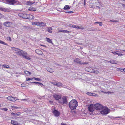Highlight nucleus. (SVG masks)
<instances>
[{
	"mask_svg": "<svg viewBox=\"0 0 125 125\" xmlns=\"http://www.w3.org/2000/svg\"><path fill=\"white\" fill-rule=\"evenodd\" d=\"M33 79H34L35 80L37 81H40L41 80V79L39 78L33 77Z\"/></svg>",
	"mask_w": 125,
	"mask_h": 125,
	"instance_id": "obj_37",
	"label": "nucleus"
},
{
	"mask_svg": "<svg viewBox=\"0 0 125 125\" xmlns=\"http://www.w3.org/2000/svg\"><path fill=\"white\" fill-rule=\"evenodd\" d=\"M0 43L2 44H4L6 45L7 46L8 45V44L6 43H5L4 42L0 40Z\"/></svg>",
	"mask_w": 125,
	"mask_h": 125,
	"instance_id": "obj_30",
	"label": "nucleus"
},
{
	"mask_svg": "<svg viewBox=\"0 0 125 125\" xmlns=\"http://www.w3.org/2000/svg\"><path fill=\"white\" fill-rule=\"evenodd\" d=\"M11 115H12L13 116H18V114H17V113H14L12 112L11 113Z\"/></svg>",
	"mask_w": 125,
	"mask_h": 125,
	"instance_id": "obj_33",
	"label": "nucleus"
},
{
	"mask_svg": "<svg viewBox=\"0 0 125 125\" xmlns=\"http://www.w3.org/2000/svg\"><path fill=\"white\" fill-rule=\"evenodd\" d=\"M108 62H110L112 64H116L117 63V62L116 60H111L110 61H108Z\"/></svg>",
	"mask_w": 125,
	"mask_h": 125,
	"instance_id": "obj_16",
	"label": "nucleus"
},
{
	"mask_svg": "<svg viewBox=\"0 0 125 125\" xmlns=\"http://www.w3.org/2000/svg\"><path fill=\"white\" fill-rule=\"evenodd\" d=\"M63 102H60L59 101V103L61 104H67V99L65 97H63L62 98Z\"/></svg>",
	"mask_w": 125,
	"mask_h": 125,
	"instance_id": "obj_11",
	"label": "nucleus"
},
{
	"mask_svg": "<svg viewBox=\"0 0 125 125\" xmlns=\"http://www.w3.org/2000/svg\"><path fill=\"white\" fill-rule=\"evenodd\" d=\"M123 71L125 72V68H124L123 69Z\"/></svg>",
	"mask_w": 125,
	"mask_h": 125,
	"instance_id": "obj_64",
	"label": "nucleus"
},
{
	"mask_svg": "<svg viewBox=\"0 0 125 125\" xmlns=\"http://www.w3.org/2000/svg\"><path fill=\"white\" fill-rule=\"evenodd\" d=\"M2 17V14L0 13V19Z\"/></svg>",
	"mask_w": 125,
	"mask_h": 125,
	"instance_id": "obj_60",
	"label": "nucleus"
},
{
	"mask_svg": "<svg viewBox=\"0 0 125 125\" xmlns=\"http://www.w3.org/2000/svg\"><path fill=\"white\" fill-rule=\"evenodd\" d=\"M32 24L33 25H37L38 26H39V22H33L32 23Z\"/></svg>",
	"mask_w": 125,
	"mask_h": 125,
	"instance_id": "obj_29",
	"label": "nucleus"
},
{
	"mask_svg": "<svg viewBox=\"0 0 125 125\" xmlns=\"http://www.w3.org/2000/svg\"><path fill=\"white\" fill-rule=\"evenodd\" d=\"M117 55H118L119 56H121L123 55V54L121 53H117Z\"/></svg>",
	"mask_w": 125,
	"mask_h": 125,
	"instance_id": "obj_42",
	"label": "nucleus"
},
{
	"mask_svg": "<svg viewBox=\"0 0 125 125\" xmlns=\"http://www.w3.org/2000/svg\"><path fill=\"white\" fill-rule=\"evenodd\" d=\"M39 26H44L46 25L45 23L44 22H39Z\"/></svg>",
	"mask_w": 125,
	"mask_h": 125,
	"instance_id": "obj_23",
	"label": "nucleus"
},
{
	"mask_svg": "<svg viewBox=\"0 0 125 125\" xmlns=\"http://www.w3.org/2000/svg\"><path fill=\"white\" fill-rule=\"evenodd\" d=\"M110 21H112V22H117L118 21H113L112 20H110Z\"/></svg>",
	"mask_w": 125,
	"mask_h": 125,
	"instance_id": "obj_53",
	"label": "nucleus"
},
{
	"mask_svg": "<svg viewBox=\"0 0 125 125\" xmlns=\"http://www.w3.org/2000/svg\"><path fill=\"white\" fill-rule=\"evenodd\" d=\"M8 100L11 101H14L17 100L16 97H14L11 96H9L7 98Z\"/></svg>",
	"mask_w": 125,
	"mask_h": 125,
	"instance_id": "obj_9",
	"label": "nucleus"
},
{
	"mask_svg": "<svg viewBox=\"0 0 125 125\" xmlns=\"http://www.w3.org/2000/svg\"><path fill=\"white\" fill-rule=\"evenodd\" d=\"M121 117H120V116H118V117H115V118H120Z\"/></svg>",
	"mask_w": 125,
	"mask_h": 125,
	"instance_id": "obj_59",
	"label": "nucleus"
},
{
	"mask_svg": "<svg viewBox=\"0 0 125 125\" xmlns=\"http://www.w3.org/2000/svg\"><path fill=\"white\" fill-rule=\"evenodd\" d=\"M53 113L55 116L58 117L60 115V112L57 110H54L53 111Z\"/></svg>",
	"mask_w": 125,
	"mask_h": 125,
	"instance_id": "obj_10",
	"label": "nucleus"
},
{
	"mask_svg": "<svg viewBox=\"0 0 125 125\" xmlns=\"http://www.w3.org/2000/svg\"><path fill=\"white\" fill-rule=\"evenodd\" d=\"M61 125H66L63 123H62Z\"/></svg>",
	"mask_w": 125,
	"mask_h": 125,
	"instance_id": "obj_61",
	"label": "nucleus"
},
{
	"mask_svg": "<svg viewBox=\"0 0 125 125\" xmlns=\"http://www.w3.org/2000/svg\"><path fill=\"white\" fill-rule=\"evenodd\" d=\"M46 69L50 73H52L54 71L51 68H47Z\"/></svg>",
	"mask_w": 125,
	"mask_h": 125,
	"instance_id": "obj_20",
	"label": "nucleus"
},
{
	"mask_svg": "<svg viewBox=\"0 0 125 125\" xmlns=\"http://www.w3.org/2000/svg\"><path fill=\"white\" fill-rule=\"evenodd\" d=\"M108 116L109 117L112 119H115V117H113V116Z\"/></svg>",
	"mask_w": 125,
	"mask_h": 125,
	"instance_id": "obj_40",
	"label": "nucleus"
},
{
	"mask_svg": "<svg viewBox=\"0 0 125 125\" xmlns=\"http://www.w3.org/2000/svg\"><path fill=\"white\" fill-rule=\"evenodd\" d=\"M29 10L31 11H35L36 10V9L34 8H30L29 9Z\"/></svg>",
	"mask_w": 125,
	"mask_h": 125,
	"instance_id": "obj_28",
	"label": "nucleus"
},
{
	"mask_svg": "<svg viewBox=\"0 0 125 125\" xmlns=\"http://www.w3.org/2000/svg\"><path fill=\"white\" fill-rule=\"evenodd\" d=\"M86 94L87 95H88L90 96H91L92 95H93V93L90 92H87L86 93Z\"/></svg>",
	"mask_w": 125,
	"mask_h": 125,
	"instance_id": "obj_38",
	"label": "nucleus"
},
{
	"mask_svg": "<svg viewBox=\"0 0 125 125\" xmlns=\"http://www.w3.org/2000/svg\"><path fill=\"white\" fill-rule=\"evenodd\" d=\"M69 106L71 110L75 109L78 105V102L75 100L71 101L69 103Z\"/></svg>",
	"mask_w": 125,
	"mask_h": 125,
	"instance_id": "obj_1",
	"label": "nucleus"
},
{
	"mask_svg": "<svg viewBox=\"0 0 125 125\" xmlns=\"http://www.w3.org/2000/svg\"><path fill=\"white\" fill-rule=\"evenodd\" d=\"M25 85L24 84H21V86L22 87H25Z\"/></svg>",
	"mask_w": 125,
	"mask_h": 125,
	"instance_id": "obj_56",
	"label": "nucleus"
},
{
	"mask_svg": "<svg viewBox=\"0 0 125 125\" xmlns=\"http://www.w3.org/2000/svg\"><path fill=\"white\" fill-rule=\"evenodd\" d=\"M95 23H98L99 24V25L100 26H102V22H95Z\"/></svg>",
	"mask_w": 125,
	"mask_h": 125,
	"instance_id": "obj_36",
	"label": "nucleus"
},
{
	"mask_svg": "<svg viewBox=\"0 0 125 125\" xmlns=\"http://www.w3.org/2000/svg\"><path fill=\"white\" fill-rule=\"evenodd\" d=\"M79 59L77 58L75 60H74V61L75 62H77V61H79Z\"/></svg>",
	"mask_w": 125,
	"mask_h": 125,
	"instance_id": "obj_51",
	"label": "nucleus"
},
{
	"mask_svg": "<svg viewBox=\"0 0 125 125\" xmlns=\"http://www.w3.org/2000/svg\"><path fill=\"white\" fill-rule=\"evenodd\" d=\"M52 27H49L47 28V31L50 33H52Z\"/></svg>",
	"mask_w": 125,
	"mask_h": 125,
	"instance_id": "obj_21",
	"label": "nucleus"
},
{
	"mask_svg": "<svg viewBox=\"0 0 125 125\" xmlns=\"http://www.w3.org/2000/svg\"><path fill=\"white\" fill-rule=\"evenodd\" d=\"M34 2H31L30 1H27L26 4L27 5H32L33 4H34Z\"/></svg>",
	"mask_w": 125,
	"mask_h": 125,
	"instance_id": "obj_25",
	"label": "nucleus"
},
{
	"mask_svg": "<svg viewBox=\"0 0 125 125\" xmlns=\"http://www.w3.org/2000/svg\"><path fill=\"white\" fill-rule=\"evenodd\" d=\"M51 83L53 84L54 85L56 86V84L57 83V82H51Z\"/></svg>",
	"mask_w": 125,
	"mask_h": 125,
	"instance_id": "obj_46",
	"label": "nucleus"
},
{
	"mask_svg": "<svg viewBox=\"0 0 125 125\" xmlns=\"http://www.w3.org/2000/svg\"><path fill=\"white\" fill-rule=\"evenodd\" d=\"M11 123L14 125H21L20 124L18 123L17 121H15L11 120Z\"/></svg>",
	"mask_w": 125,
	"mask_h": 125,
	"instance_id": "obj_15",
	"label": "nucleus"
},
{
	"mask_svg": "<svg viewBox=\"0 0 125 125\" xmlns=\"http://www.w3.org/2000/svg\"><path fill=\"white\" fill-rule=\"evenodd\" d=\"M17 114H18V115L19 116L21 114V113L20 112H19L18 113H17Z\"/></svg>",
	"mask_w": 125,
	"mask_h": 125,
	"instance_id": "obj_54",
	"label": "nucleus"
},
{
	"mask_svg": "<svg viewBox=\"0 0 125 125\" xmlns=\"http://www.w3.org/2000/svg\"><path fill=\"white\" fill-rule=\"evenodd\" d=\"M76 28H77L78 29H82L83 30L84 29V28L83 27H79V26H76Z\"/></svg>",
	"mask_w": 125,
	"mask_h": 125,
	"instance_id": "obj_31",
	"label": "nucleus"
},
{
	"mask_svg": "<svg viewBox=\"0 0 125 125\" xmlns=\"http://www.w3.org/2000/svg\"><path fill=\"white\" fill-rule=\"evenodd\" d=\"M12 24V23L9 21H6L4 22L3 25L7 27H10Z\"/></svg>",
	"mask_w": 125,
	"mask_h": 125,
	"instance_id": "obj_12",
	"label": "nucleus"
},
{
	"mask_svg": "<svg viewBox=\"0 0 125 125\" xmlns=\"http://www.w3.org/2000/svg\"><path fill=\"white\" fill-rule=\"evenodd\" d=\"M35 52L39 55H42L43 54L42 51L38 49H37L35 51Z\"/></svg>",
	"mask_w": 125,
	"mask_h": 125,
	"instance_id": "obj_14",
	"label": "nucleus"
},
{
	"mask_svg": "<svg viewBox=\"0 0 125 125\" xmlns=\"http://www.w3.org/2000/svg\"><path fill=\"white\" fill-rule=\"evenodd\" d=\"M94 104H91L88 107L89 111L91 112H93L95 109Z\"/></svg>",
	"mask_w": 125,
	"mask_h": 125,
	"instance_id": "obj_6",
	"label": "nucleus"
},
{
	"mask_svg": "<svg viewBox=\"0 0 125 125\" xmlns=\"http://www.w3.org/2000/svg\"><path fill=\"white\" fill-rule=\"evenodd\" d=\"M1 109L2 110L4 111H7L8 110V109L6 108H2Z\"/></svg>",
	"mask_w": 125,
	"mask_h": 125,
	"instance_id": "obj_44",
	"label": "nucleus"
},
{
	"mask_svg": "<svg viewBox=\"0 0 125 125\" xmlns=\"http://www.w3.org/2000/svg\"><path fill=\"white\" fill-rule=\"evenodd\" d=\"M84 5H85V4H86V3H85V0H84Z\"/></svg>",
	"mask_w": 125,
	"mask_h": 125,
	"instance_id": "obj_58",
	"label": "nucleus"
},
{
	"mask_svg": "<svg viewBox=\"0 0 125 125\" xmlns=\"http://www.w3.org/2000/svg\"><path fill=\"white\" fill-rule=\"evenodd\" d=\"M7 3L10 5H15V4H20V2L18 1H17L15 0H6Z\"/></svg>",
	"mask_w": 125,
	"mask_h": 125,
	"instance_id": "obj_3",
	"label": "nucleus"
},
{
	"mask_svg": "<svg viewBox=\"0 0 125 125\" xmlns=\"http://www.w3.org/2000/svg\"><path fill=\"white\" fill-rule=\"evenodd\" d=\"M12 49L13 50L17 51L16 52V53L17 54L19 55L20 56H22V57L23 55H24V53H25L26 52L25 51L21 50L18 48H16L15 47L12 48Z\"/></svg>",
	"mask_w": 125,
	"mask_h": 125,
	"instance_id": "obj_2",
	"label": "nucleus"
},
{
	"mask_svg": "<svg viewBox=\"0 0 125 125\" xmlns=\"http://www.w3.org/2000/svg\"><path fill=\"white\" fill-rule=\"evenodd\" d=\"M31 83H35L37 84H39V82H31Z\"/></svg>",
	"mask_w": 125,
	"mask_h": 125,
	"instance_id": "obj_47",
	"label": "nucleus"
},
{
	"mask_svg": "<svg viewBox=\"0 0 125 125\" xmlns=\"http://www.w3.org/2000/svg\"><path fill=\"white\" fill-rule=\"evenodd\" d=\"M46 39H47V42L50 43H51L53 44V43L52 42V40L51 39L47 38H46Z\"/></svg>",
	"mask_w": 125,
	"mask_h": 125,
	"instance_id": "obj_27",
	"label": "nucleus"
},
{
	"mask_svg": "<svg viewBox=\"0 0 125 125\" xmlns=\"http://www.w3.org/2000/svg\"><path fill=\"white\" fill-rule=\"evenodd\" d=\"M62 85V84L61 83L58 82H57L56 86L58 87H61Z\"/></svg>",
	"mask_w": 125,
	"mask_h": 125,
	"instance_id": "obj_18",
	"label": "nucleus"
},
{
	"mask_svg": "<svg viewBox=\"0 0 125 125\" xmlns=\"http://www.w3.org/2000/svg\"><path fill=\"white\" fill-rule=\"evenodd\" d=\"M110 110L108 108L104 109L101 111V113L103 115H105L108 114L109 113Z\"/></svg>",
	"mask_w": 125,
	"mask_h": 125,
	"instance_id": "obj_5",
	"label": "nucleus"
},
{
	"mask_svg": "<svg viewBox=\"0 0 125 125\" xmlns=\"http://www.w3.org/2000/svg\"><path fill=\"white\" fill-rule=\"evenodd\" d=\"M23 27H24V28L26 29H29L30 30L32 29V28L28 26H24Z\"/></svg>",
	"mask_w": 125,
	"mask_h": 125,
	"instance_id": "obj_32",
	"label": "nucleus"
},
{
	"mask_svg": "<svg viewBox=\"0 0 125 125\" xmlns=\"http://www.w3.org/2000/svg\"><path fill=\"white\" fill-rule=\"evenodd\" d=\"M59 31L61 32H63L65 33H68L70 32L69 31H68L66 30H59Z\"/></svg>",
	"mask_w": 125,
	"mask_h": 125,
	"instance_id": "obj_24",
	"label": "nucleus"
},
{
	"mask_svg": "<svg viewBox=\"0 0 125 125\" xmlns=\"http://www.w3.org/2000/svg\"><path fill=\"white\" fill-rule=\"evenodd\" d=\"M122 5L123 7L125 8V4H122Z\"/></svg>",
	"mask_w": 125,
	"mask_h": 125,
	"instance_id": "obj_57",
	"label": "nucleus"
},
{
	"mask_svg": "<svg viewBox=\"0 0 125 125\" xmlns=\"http://www.w3.org/2000/svg\"><path fill=\"white\" fill-rule=\"evenodd\" d=\"M27 53L26 52L25 53H24V54L23 55V57L26 59L30 60L31 58L27 56Z\"/></svg>",
	"mask_w": 125,
	"mask_h": 125,
	"instance_id": "obj_13",
	"label": "nucleus"
},
{
	"mask_svg": "<svg viewBox=\"0 0 125 125\" xmlns=\"http://www.w3.org/2000/svg\"><path fill=\"white\" fill-rule=\"evenodd\" d=\"M4 67L6 68H9V66L7 65H4Z\"/></svg>",
	"mask_w": 125,
	"mask_h": 125,
	"instance_id": "obj_41",
	"label": "nucleus"
},
{
	"mask_svg": "<svg viewBox=\"0 0 125 125\" xmlns=\"http://www.w3.org/2000/svg\"><path fill=\"white\" fill-rule=\"evenodd\" d=\"M69 26H70L71 27H73V28H76V25H74L70 24L69 25Z\"/></svg>",
	"mask_w": 125,
	"mask_h": 125,
	"instance_id": "obj_34",
	"label": "nucleus"
},
{
	"mask_svg": "<svg viewBox=\"0 0 125 125\" xmlns=\"http://www.w3.org/2000/svg\"><path fill=\"white\" fill-rule=\"evenodd\" d=\"M7 39L8 40H9L10 41H11L10 37H7Z\"/></svg>",
	"mask_w": 125,
	"mask_h": 125,
	"instance_id": "obj_45",
	"label": "nucleus"
},
{
	"mask_svg": "<svg viewBox=\"0 0 125 125\" xmlns=\"http://www.w3.org/2000/svg\"><path fill=\"white\" fill-rule=\"evenodd\" d=\"M12 107L13 108L15 109H18V108H19L18 107H16V106H12Z\"/></svg>",
	"mask_w": 125,
	"mask_h": 125,
	"instance_id": "obj_43",
	"label": "nucleus"
},
{
	"mask_svg": "<svg viewBox=\"0 0 125 125\" xmlns=\"http://www.w3.org/2000/svg\"><path fill=\"white\" fill-rule=\"evenodd\" d=\"M33 78H26V81H28L29 80H31L33 79Z\"/></svg>",
	"mask_w": 125,
	"mask_h": 125,
	"instance_id": "obj_39",
	"label": "nucleus"
},
{
	"mask_svg": "<svg viewBox=\"0 0 125 125\" xmlns=\"http://www.w3.org/2000/svg\"><path fill=\"white\" fill-rule=\"evenodd\" d=\"M117 52H112L114 54V55H117Z\"/></svg>",
	"mask_w": 125,
	"mask_h": 125,
	"instance_id": "obj_49",
	"label": "nucleus"
},
{
	"mask_svg": "<svg viewBox=\"0 0 125 125\" xmlns=\"http://www.w3.org/2000/svg\"><path fill=\"white\" fill-rule=\"evenodd\" d=\"M87 64V63L86 62H84V63H83V64Z\"/></svg>",
	"mask_w": 125,
	"mask_h": 125,
	"instance_id": "obj_62",
	"label": "nucleus"
},
{
	"mask_svg": "<svg viewBox=\"0 0 125 125\" xmlns=\"http://www.w3.org/2000/svg\"><path fill=\"white\" fill-rule=\"evenodd\" d=\"M55 65L57 66H61L62 65H60V64H57V63H55Z\"/></svg>",
	"mask_w": 125,
	"mask_h": 125,
	"instance_id": "obj_52",
	"label": "nucleus"
},
{
	"mask_svg": "<svg viewBox=\"0 0 125 125\" xmlns=\"http://www.w3.org/2000/svg\"><path fill=\"white\" fill-rule=\"evenodd\" d=\"M76 63L79 64H83V63H81V62L80 61L79 62H76Z\"/></svg>",
	"mask_w": 125,
	"mask_h": 125,
	"instance_id": "obj_48",
	"label": "nucleus"
},
{
	"mask_svg": "<svg viewBox=\"0 0 125 125\" xmlns=\"http://www.w3.org/2000/svg\"><path fill=\"white\" fill-rule=\"evenodd\" d=\"M19 16L24 19H28V14L25 13H21L19 14Z\"/></svg>",
	"mask_w": 125,
	"mask_h": 125,
	"instance_id": "obj_7",
	"label": "nucleus"
},
{
	"mask_svg": "<svg viewBox=\"0 0 125 125\" xmlns=\"http://www.w3.org/2000/svg\"><path fill=\"white\" fill-rule=\"evenodd\" d=\"M53 96L54 98L56 100H58L61 98V96L60 95L55 94Z\"/></svg>",
	"mask_w": 125,
	"mask_h": 125,
	"instance_id": "obj_8",
	"label": "nucleus"
},
{
	"mask_svg": "<svg viewBox=\"0 0 125 125\" xmlns=\"http://www.w3.org/2000/svg\"><path fill=\"white\" fill-rule=\"evenodd\" d=\"M28 18H29L28 19H31L34 18V17L32 15L28 14Z\"/></svg>",
	"mask_w": 125,
	"mask_h": 125,
	"instance_id": "obj_22",
	"label": "nucleus"
},
{
	"mask_svg": "<svg viewBox=\"0 0 125 125\" xmlns=\"http://www.w3.org/2000/svg\"><path fill=\"white\" fill-rule=\"evenodd\" d=\"M1 10L5 12H9L10 10L7 8H2L1 9Z\"/></svg>",
	"mask_w": 125,
	"mask_h": 125,
	"instance_id": "obj_17",
	"label": "nucleus"
},
{
	"mask_svg": "<svg viewBox=\"0 0 125 125\" xmlns=\"http://www.w3.org/2000/svg\"><path fill=\"white\" fill-rule=\"evenodd\" d=\"M94 105L96 110H100L104 108V107L102 105L98 103L94 104Z\"/></svg>",
	"mask_w": 125,
	"mask_h": 125,
	"instance_id": "obj_4",
	"label": "nucleus"
},
{
	"mask_svg": "<svg viewBox=\"0 0 125 125\" xmlns=\"http://www.w3.org/2000/svg\"><path fill=\"white\" fill-rule=\"evenodd\" d=\"M24 73L26 75H30L31 74V73L29 72L28 71H26L24 72Z\"/></svg>",
	"mask_w": 125,
	"mask_h": 125,
	"instance_id": "obj_26",
	"label": "nucleus"
},
{
	"mask_svg": "<svg viewBox=\"0 0 125 125\" xmlns=\"http://www.w3.org/2000/svg\"><path fill=\"white\" fill-rule=\"evenodd\" d=\"M111 93L109 92H105L104 93L106 94H110V93Z\"/></svg>",
	"mask_w": 125,
	"mask_h": 125,
	"instance_id": "obj_55",
	"label": "nucleus"
},
{
	"mask_svg": "<svg viewBox=\"0 0 125 125\" xmlns=\"http://www.w3.org/2000/svg\"><path fill=\"white\" fill-rule=\"evenodd\" d=\"M25 100V101H26L27 99H22L21 100Z\"/></svg>",
	"mask_w": 125,
	"mask_h": 125,
	"instance_id": "obj_63",
	"label": "nucleus"
},
{
	"mask_svg": "<svg viewBox=\"0 0 125 125\" xmlns=\"http://www.w3.org/2000/svg\"><path fill=\"white\" fill-rule=\"evenodd\" d=\"M39 84H40L41 85H43V86H44V88L45 87L44 85L41 83H40L39 82Z\"/></svg>",
	"mask_w": 125,
	"mask_h": 125,
	"instance_id": "obj_50",
	"label": "nucleus"
},
{
	"mask_svg": "<svg viewBox=\"0 0 125 125\" xmlns=\"http://www.w3.org/2000/svg\"><path fill=\"white\" fill-rule=\"evenodd\" d=\"M92 72L95 73H98L99 72V71L97 70H93Z\"/></svg>",
	"mask_w": 125,
	"mask_h": 125,
	"instance_id": "obj_35",
	"label": "nucleus"
},
{
	"mask_svg": "<svg viewBox=\"0 0 125 125\" xmlns=\"http://www.w3.org/2000/svg\"><path fill=\"white\" fill-rule=\"evenodd\" d=\"M70 7L69 5H66L64 7L63 9L65 10H68L70 9Z\"/></svg>",
	"mask_w": 125,
	"mask_h": 125,
	"instance_id": "obj_19",
	"label": "nucleus"
}]
</instances>
